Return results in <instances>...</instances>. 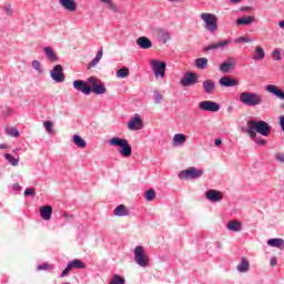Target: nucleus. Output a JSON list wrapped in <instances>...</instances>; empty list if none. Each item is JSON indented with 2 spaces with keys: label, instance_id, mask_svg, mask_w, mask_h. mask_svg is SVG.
<instances>
[{
  "label": "nucleus",
  "instance_id": "f257e3e1",
  "mask_svg": "<svg viewBox=\"0 0 284 284\" xmlns=\"http://www.w3.org/2000/svg\"><path fill=\"white\" fill-rule=\"evenodd\" d=\"M247 134L248 136H256L257 134H261L262 136H270L272 132V126L265 121H248L247 122Z\"/></svg>",
  "mask_w": 284,
  "mask_h": 284
},
{
  "label": "nucleus",
  "instance_id": "f03ea898",
  "mask_svg": "<svg viewBox=\"0 0 284 284\" xmlns=\"http://www.w3.org/2000/svg\"><path fill=\"white\" fill-rule=\"evenodd\" d=\"M240 102L246 108H256L263 104V95L256 92L244 91L240 93Z\"/></svg>",
  "mask_w": 284,
  "mask_h": 284
},
{
  "label": "nucleus",
  "instance_id": "7ed1b4c3",
  "mask_svg": "<svg viewBox=\"0 0 284 284\" xmlns=\"http://www.w3.org/2000/svg\"><path fill=\"white\" fill-rule=\"evenodd\" d=\"M109 145H111L112 148H120L119 154H121V156H124V159H129V156H132V146L125 139L114 136L109 140Z\"/></svg>",
  "mask_w": 284,
  "mask_h": 284
},
{
  "label": "nucleus",
  "instance_id": "20e7f679",
  "mask_svg": "<svg viewBox=\"0 0 284 284\" xmlns=\"http://www.w3.org/2000/svg\"><path fill=\"white\" fill-rule=\"evenodd\" d=\"M200 17L207 32L214 33L219 30V18L214 13H201Z\"/></svg>",
  "mask_w": 284,
  "mask_h": 284
},
{
  "label": "nucleus",
  "instance_id": "39448f33",
  "mask_svg": "<svg viewBox=\"0 0 284 284\" xmlns=\"http://www.w3.org/2000/svg\"><path fill=\"white\" fill-rule=\"evenodd\" d=\"M134 261L140 267L150 266V256L145 254V247L142 245L135 246L133 250Z\"/></svg>",
  "mask_w": 284,
  "mask_h": 284
},
{
  "label": "nucleus",
  "instance_id": "423d86ee",
  "mask_svg": "<svg viewBox=\"0 0 284 284\" xmlns=\"http://www.w3.org/2000/svg\"><path fill=\"white\" fill-rule=\"evenodd\" d=\"M201 176H203V169H196L194 166H190L179 173V179H183L184 181H194L201 179Z\"/></svg>",
  "mask_w": 284,
  "mask_h": 284
},
{
  "label": "nucleus",
  "instance_id": "0eeeda50",
  "mask_svg": "<svg viewBox=\"0 0 284 284\" xmlns=\"http://www.w3.org/2000/svg\"><path fill=\"white\" fill-rule=\"evenodd\" d=\"M150 65L155 74V79H159V77L161 79L165 78V68H168V63L153 59L150 61Z\"/></svg>",
  "mask_w": 284,
  "mask_h": 284
},
{
  "label": "nucleus",
  "instance_id": "6e6552de",
  "mask_svg": "<svg viewBox=\"0 0 284 284\" xmlns=\"http://www.w3.org/2000/svg\"><path fill=\"white\" fill-rule=\"evenodd\" d=\"M199 109L203 112H219V110H221V104L214 101L204 100L200 102Z\"/></svg>",
  "mask_w": 284,
  "mask_h": 284
},
{
  "label": "nucleus",
  "instance_id": "1a4fd4ad",
  "mask_svg": "<svg viewBox=\"0 0 284 284\" xmlns=\"http://www.w3.org/2000/svg\"><path fill=\"white\" fill-rule=\"evenodd\" d=\"M51 79L55 81V83H63L65 81V74H63V67L61 64H57L53 70L50 72Z\"/></svg>",
  "mask_w": 284,
  "mask_h": 284
},
{
  "label": "nucleus",
  "instance_id": "9d476101",
  "mask_svg": "<svg viewBox=\"0 0 284 284\" xmlns=\"http://www.w3.org/2000/svg\"><path fill=\"white\" fill-rule=\"evenodd\" d=\"M236 68V58H227L222 64H220V71L224 74H227V72H232Z\"/></svg>",
  "mask_w": 284,
  "mask_h": 284
},
{
  "label": "nucleus",
  "instance_id": "9b49d317",
  "mask_svg": "<svg viewBox=\"0 0 284 284\" xmlns=\"http://www.w3.org/2000/svg\"><path fill=\"white\" fill-rule=\"evenodd\" d=\"M128 129L136 132L138 130H143V120L139 114H135L128 123Z\"/></svg>",
  "mask_w": 284,
  "mask_h": 284
},
{
  "label": "nucleus",
  "instance_id": "f8f14e48",
  "mask_svg": "<svg viewBox=\"0 0 284 284\" xmlns=\"http://www.w3.org/2000/svg\"><path fill=\"white\" fill-rule=\"evenodd\" d=\"M73 88L82 92V94H92V88L88 87V84L83 80H75L73 82Z\"/></svg>",
  "mask_w": 284,
  "mask_h": 284
},
{
  "label": "nucleus",
  "instance_id": "ddd939ff",
  "mask_svg": "<svg viewBox=\"0 0 284 284\" xmlns=\"http://www.w3.org/2000/svg\"><path fill=\"white\" fill-rule=\"evenodd\" d=\"M265 90L268 92V94H273V97H276L281 101H284V91L281 88L274 84H267L265 87Z\"/></svg>",
  "mask_w": 284,
  "mask_h": 284
},
{
  "label": "nucleus",
  "instance_id": "4468645a",
  "mask_svg": "<svg viewBox=\"0 0 284 284\" xmlns=\"http://www.w3.org/2000/svg\"><path fill=\"white\" fill-rule=\"evenodd\" d=\"M219 84L221 85V88H234L239 85V81L234 78L225 75L219 80Z\"/></svg>",
  "mask_w": 284,
  "mask_h": 284
},
{
  "label": "nucleus",
  "instance_id": "2eb2a0df",
  "mask_svg": "<svg viewBox=\"0 0 284 284\" xmlns=\"http://www.w3.org/2000/svg\"><path fill=\"white\" fill-rule=\"evenodd\" d=\"M59 4L68 12H77L78 4L75 0H59Z\"/></svg>",
  "mask_w": 284,
  "mask_h": 284
},
{
  "label": "nucleus",
  "instance_id": "dca6fc26",
  "mask_svg": "<svg viewBox=\"0 0 284 284\" xmlns=\"http://www.w3.org/2000/svg\"><path fill=\"white\" fill-rule=\"evenodd\" d=\"M232 43L230 40H222L220 42H214L204 48L205 52H210V50H223V48H227V45Z\"/></svg>",
  "mask_w": 284,
  "mask_h": 284
},
{
  "label": "nucleus",
  "instance_id": "f3484780",
  "mask_svg": "<svg viewBox=\"0 0 284 284\" xmlns=\"http://www.w3.org/2000/svg\"><path fill=\"white\" fill-rule=\"evenodd\" d=\"M206 199L211 201V203H219V201H223V195L221 194V191L209 190L206 192Z\"/></svg>",
  "mask_w": 284,
  "mask_h": 284
},
{
  "label": "nucleus",
  "instance_id": "a211bd4d",
  "mask_svg": "<svg viewBox=\"0 0 284 284\" xmlns=\"http://www.w3.org/2000/svg\"><path fill=\"white\" fill-rule=\"evenodd\" d=\"M156 36L159 41L163 42V43H168V41H170V39H172V34L170 33V31L165 30V29H156L155 30Z\"/></svg>",
  "mask_w": 284,
  "mask_h": 284
},
{
  "label": "nucleus",
  "instance_id": "6ab92c4d",
  "mask_svg": "<svg viewBox=\"0 0 284 284\" xmlns=\"http://www.w3.org/2000/svg\"><path fill=\"white\" fill-rule=\"evenodd\" d=\"M202 88L205 94H213L214 90H216V82L214 80H204L202 83Z\"/></svg>",
  "mask_w": 284,
  "mask_h": 284
},
{
  "label": "nucleus",
  "instance_id": "aec40b11",
  "mask_svg": "<svg viewBox=\"0 0 284 284\" xmlns=\"http://www.w3.org/2000/svg\"><path fill=\"white\" fill-rule=\"evenodd\" d=\"M196 83V75L194 73H186L181 79V84L184 85V88H187L190 85H194Z\"/></svg>",
  "mask_w": 284,
  "mask_h": 284
},
{
  "label": "nucleus",
  "instance_id": "412c9836",
  "mask_svg": "<svg viewBox=\"0 0 284 284\" xmlns=\"http://www.w3.org/2000/svg\"><path fill=\"white\" fill-rule=\"evenodd\" d=\"M40 216L43 221H50L52 219V206L44 205L40 207Z\"/></svg>",
  "mask_w": 284,
  "mask_h": 284
},
{
  "label": "nucleus",
  "instance_id": "4be33fe9",
  "mask_svg": "<svg viewBox=\"0 0 284 284\" xmlns=\"http://www.w3.org/2000/svg\"><path fill=\"white\" fill-rule=\"evenodd\" d=\"M136 44L142 50H150L152 48V41L146 37H140L136 39Z\"/></svg>",
  "mask_w": 284,
  "mask_h": 284
},
{
  "label": "nucleus",
  "instance_id": "5701e85b",
  "mask_svg": "<svg viewBox=\"0 0 284 284\" xmlns=\"http://www.w3.org/2000/svg\"><path fill=\"white\" fill-rule=\"evenodd\" d=\"M267 245L270 247H276L277 250H284V240L283 239H270L267 240Z\"/></svg>",
  "mask_w": 284,
  "mask_h": 284
},
{
  "label": "nucleus",
  "instance_id": "b1692460",
  "mask_svg": "<svg viewBox=\"0 0 284 284\" xmlns=\"http://www.w3.org/2000/svg\"><path fill=\"white\" fill-rule=\"evenodd\" d=\"M265 59V50L263 47H255V52L253 54V61H263Z\"/></svg>",
  "mask_w": 284,
  "mask_h": 284
},
{
  "label": "nucleus",
  "instance_id": "393cba45",
  "mask_svg": "<svg viewBox=\"0 0 284 284\" xmlns=\"http://www.w3.org/2000/svg\"><path fill=\"white\" fill-rule=\"evenodd\" d=\"M43 52L45 53V57L49 59V61H59V57H57V53L51 49V47H44Z\"/></svg>",
  "mask_w": 284,
  "mask_h": 284
},
{
  "label": "nucleus",
  "instance_id": "a878e982",
  "mask_svg": "<svg viewBox=\"0 0 284 284\" xmlns=\"http://www.w3.org/2000/svg\"><path fill=\"white\" fill-rule=\"evenodd\" d=\"M227 230H230V232H241L243 225L241 224L240 221H230L226 224Z\"/></svg>",
  "mask_w": 284,
  "mask_h": 284
},
{
  "label": "nucleus",
  "instance_id": "bb28decb",
  "mask_svg": "<svg viewBox=\"0 0 284 284\" xmlns=\"http://www.w3.org/2000/svg\"><path fill=\"white\" fill-rule=\"evenodd\" d=\"M254 21H256V19L254 17L247 16V17L237 19L236 23H237V26H250V24L254 23Z\"/></svg>",
  "mask_w": 284,
  "mask_h": 284
},
{
  "label": "nucleus",
  "instance_id": "cd10ccee",
  "mask_svg": "<svg viewBox=\"0 0 284 284\" xmlns=\"http://www.w3.org/2000/svg\"><path fill=\"white\" fill-rule=\"evenodd\" d=\"M103 59V49H100L95 55V58L91 61V63L88 64V70L94 68L99 64V61Z\"/></svg>",
  "mask_w": 284,
  "mask_h": 284
},
{
  "label": "nucleus",
  "instance_id": "c85d7f7f",
  "mask_svg": "<svg viewBox=\"0 0 284 284\" xmlns=\"http://www.w3.org/2000/svg\"><path fill=\"white\" fill-rule=\"evenodd\" d=\"M4 132L8 134V136H13L14 139H19V136H21V133L17 126H7Z\"/></svg>",
  "mask_w": 284,
  "mask_h": 284
},
{
  "label": "nucleus",
  "instance_id": "c756f323",
  "mask_svg": "<svg viewBox=\"0 0 284 284\" xmlns=\"http://www.w3.org/2000/svg\"><path fill=\"white\" fill-rule=\"evenodd\" d=\"M185 141H187V136L183 133H176L173 136V143L175 145H183V143H185Z\"/></svg>",
  "mask_w": 284,
  "mask_h": 284
},
{
  "label": "nucleus",
  "instance_id": "7c9ffc66",
  "mask_svg": "<svg viewBox=\"0 0 284 284\" xmlns=\"http://www.w3.org/2000/svg\"><path fill=\"white\" fill-rule=\"evenodd\" d=\"M73 143L74 145H77V148H80L81 150H83L88 145L85 140H83V138H81L80 135H73Z\"/></svg>",
  "mask_w": 284,
  "mask_h": 284
},
{
  "label": "nucleus",
  "instance_id": "2f4dec72",
  "mask_svg": "<svg viewBox=\"0 0 284 284\" xmlns=\"http://www.w3.org/2000/svg\"><path fill=\"white\" fill-rule=\"evenodd\" d=\"M91 92H93L94 94H105L106 92L105 84H103V82H100L95 87L91 88Z\"/></svg>",
  "mask_w": 284,
  "mask_h": 284
},
{
  "label": "nucleus",
  "instance_id": "473e14b6",
  "mask_svg": "<svg viewBox=\"0 0 284 284\" xmlns=\"http://www.w3.org/2000/svg\"><path fill=\"white\" fill-rule=\"evenodd\" d=\"M69 267H71V270H83L85 268V264L80 260H73L69 262Z\"/></svg>",
  "mask_w": 284,
  "mask_h": 284
},
{
  "label": "nucleus",
  "instance_id": "72a5a7b5",
  "mask_svg": "<svg viewBox=\"0 0 284 284\" xmlns=\"http://www.w3.org/2000/svg\"><path fill=\"white\" fill-rule=\"evenodd\" d=\"M129 212L125 205L120 204L118 207L114 210V215L115 216H128Z\"/></svg>",
  "mask_w": 284,
  "mask_h": 284
},
{
  "label": "nucleus",
  "instance_id": "f704fd0d",
  "mask_svg": "<svg viewBox=\"0 0 284 284\" xmlns=\"http://www.w3.org/2000/svg\"><path fill=\"white\" fill-rule=\"evenodd\" d=\"M237 271L240 272H248L250 271V262L245 257H242L241 263L237 265Z\"/></svg>",
  "mask_w": 284,
  "mask_h": 284
},
{
  "label": "nucleus",
  "instance_id": "c9c22d12",
  "mask_svg": "<svg viewBox=\"0 0 284 284\" xmlns=\"http://www.w3.org/2000/svg\"><path fill=\"white\" fill-rule=\"evenodd\" d=\"M116 77L118 79H126V77H130V69L128 67H123L116 71Z\"/></svg>",
  "mask_w": 284,
  "mask_h": 284
},
{
  "label": "nucleus",
  "instance_id": "e433bc0d",
  "mask_svg": "<svg viewBox=\"0 0 284 284\" xmlns=\"http://www.w3.org/2000/svg\"><path fill=\"white\" fill-rule=\"evenodd\" d=\"M4 159L8 160V163H10V165H12L13 168H17V165H19V156L14 158L12 156V154L6 153Z\"/></svg>",
  "mask_w": 284,
  "mask_h": 284
},
{
  "label": "nucleus",
  "instance_id": "4c0bfd02",
  "mask_svg": "<svg viewBox=\"0 0 284 284\" xmlns=\"http://www.w3.org/2000/svg\"><path fill=\"white\" fill-rule=\"evenodd\" d=\"M195 65L200 70H205L207 68V58H199L195 60Z\"/></svg>",
  "mask_w": 284,
  "mask_h": 284
},
{
  "label": "nucleus",
  "instance_id": "58836bf2",
  "mask_svg": "<svg viewBox=\"0 0 284 284\" xmlns=\"http://www.w3.org/2000/svg\"><path fill=\"white\" fill-rule=\"evenodd\" d=\"M101 2L105 3L111 12H119V7L112 0H101Z\"/></svg>",
  "mask_w": 284,
  "mask_h": 284
},
{
  "label": "nucleus",
  "instance_id": "ea45409f",
  "mask_svg": "<svg viewBox=\"0 0 284 284\" xmlns=\"http://www.w3.org/2000/svg\"><path fill=\"white\" fill-rule=\"evenodd\" d=\"M109 284H125V278L121 277L119 274H115Z\"/></svg>",
  "mask_w": 284,
  "mask_h": 284
},
{
  "label": "nucleus",
  "instance_id": "a19ab883",
  "mask_svg": "<svg viewBox=\"0 0 284 284\" xmlns=\"http://www.w3.org/2000/svg\"><path fill=\"white\" fill-rule=\"evenodd\" d=\"M3 11L6 12V14L8 17H12V14L14 13V10L12 9V4L11 3H7L2 7Z\"/></svg>",
  "mask_w": 284,
  "mask_h": 284
},
{
  "label": "nucleus",
  "instance_id": "79ce46f5",
  "mask_svg": "<svg viewBox=\"0 0 284 284\" xmlns=\"http://www.w3.org/2000/svg\"><path fill=\"white\" fill-rule=\"evenodd\" d=\"M145 199L146 201H154V199H156V192H154L153 189H150L145 192Z\"/></svg>",
  "mask_w": 284,
  "mask_h": 284
},
{
  "label": "nucleus",
  "instance_id": "37998d69",
  "mask_svg": "<svg viewBox=\"0 0 284 284\" xmlns=\"http://www.w3.org/2000/svg\"><path fill=\"white\" fill-rule=\"evenodd\" d=\"M250 139H252V141H254V143H256L257 145H266V141L258 138V136H250Z\"/></svg>",
  "mask_w": 284,
  "mask_h": 284
},
{
  "label": "nucleus",
  "instance_id": "c03bdc74",
  "mask_svg": "<svg viewBox=\"0 0 284 284\" xmlns=\"http://www.w3.org/2000/svg\"><path fill=\"white\" fill-rule=\"evenodd\" d=\"M234 42L235 43H251L252 40L247 37H240V38L235 39Z\"/></svg>",
  "mask_w": 284,
  "mask_h": 284
},
{
  "label": "nucleus",
  "instance_id": "a18cd8bd",
  "mask_svg": "<svg viewBox=\"0 0 284 284\" xmlns=\"http://www.w3.org/2000/svg\"><path fill=\"white\" fill-rule=\"evenodd\" d=\"M101 81H99V79H97L95 77H90L88 79V83L89 85H92V88H94L97 84H99Z\"/></svg>",
  "mask_w": 284,
  "mask_h": 284
},
{
  "label": "nucleus",
  "instance_id": "49530a36",
  "mask_svg": "<svg viewBox=\"0 0 284 284\" xmlns=\"http://www.w3.org/2000/svg\"><path fill=\"white\" fill-rule=\"evenodd\" d=\"M36 195H37V191L34 190V187L26 189L24 196H36Z\"/></svg>",
  "mask_w": 284,
  "mask_h": 284
},
{
  "label": "nucleus",
  "instance_id": "de8ad7c7",
  "mask_svg": "<svg viewBox=\"0 0 284 284\" xmlns=\"http://www.w3.org/2000/svg\"><path fill=\"white\" fill-rule=\"evenodd\" d=\"M37 270H38L39 272L52 270V265H50V264H48V263H44V264H42V265H38Z\"/></svg>",
  "mask_w": 284,
  "mask_h": 284
},
{
  "label": "nucleus",
  "instance_id": "09e8293b",
  "mask_svg": "<svg viewBox=\"0 0 284 284\" xmlns=\"http://www.w3.org/2000/svg\"><path fill=\"white\" fill-rule=\"evenodd\" d=\"M32 68H34L37 70V72L41 73V62H39V60H33L32 61Z\"/></svg>",
  "mask_w": 284,
  "mask_h": 284
},
{
  "label": "nucleus",
  "instance_id": "8fccbe9b",
  "mask_svg": "<svg viewBox=\"0 0 284 284\" xmlns=\"http://www.w3.org/2000/svg\"><path fill=\"white\" fill-rule=\"evenodd\" d=\"M154 101L155 103H161V101H163V94H161V92L155 91L154 92Z\"/></svg>",
  "mask_w": 284,
  "mask_h": 284
},
{
  "label": "nucleus",
  "instance_id": "3c124183",
  "mask_svg": "<svg viewBox=\"0 0 284 284\" xmlns=\"http://www.w3.org/2000/svg\"><path fill=\"white\" fill-rule=\"evenodd\" d=\"M273 59L274 61H281V50L276 49L273 51Z\"/></svg>",
  "mask_w": 284,
  "mask_h": 284
},
{
  "label": "nucleus",
  "instance_id": "603ef678",
  "mask_svg": "<svg viewBox=\"0 0 284 284\" xmlns=\"http://www.w3.org/2000/svg\"><path fill=\"white\" fill-rule=\"evenodd\" d=\"M43 126L45 128V130L49 134L52 132V122L51 121L43 122Z\"/></svg>",
  "mask_w": 284,
  "mask_h": 284
},
{
  "label": "nucleus",
  "instance_id": "864d4df0",
  "mask_svg": "<svg viewBox=\"0 0 284 284\" xmlns=\"http://www.w3.org/2000/svg\"><path fill=\"white\" fill-rule=\"evenodd\" d=\"M70 270H72V267H70V264L67 265V267L62 271L61 277H65L70 274Z\"/></svg>",
  "mask_w": 284,
  "mask_h": 284
},
{
  "label": "nucleus",
  "instance_id": "5fc2aeb1",
  "mask_svg": "<svg viewBox=\"0 0 284 284\" xmlns=\"http://www.w3.org/2000/svg\"><path fill=\"white\" fill-rule=\"evenodd\" d=\"M275 159L280 163H284V153H276Z\"/></svg>",
  "mask_w": 284,
  "mask_h": 284
},
{
  "label": "nucleus",
  "instance_id": "6e6d98bb",
  "mask_svg": "<svg viewBox=\"0 0 284 284\" xmlns=\"http://www.w3.org/2000/svg\"><path fill=\"white\" fill-rule=\"evenodd\" d=\"M276 263H277L276 257H272V258H271V265H272V267L276 266Z\"/></svg>",
  "mask_w": 284,
  "mask_h": 284
},
{
  "label": "nucleus",
  "instance_id": "4d7b16f0",
  "mask_svg": "<svg viewBox=\"0 0 284 284\" xmlns=\"http://www.w3.org/2000/svg\"><path fill=\"white\" fill-rule=\"evenodd\" d=\"M221 143H222L221 139H216V140H215V145H216V146L221 145Z\"/></svg>",
  "mask_w": 284,
  "mask_h": 284
},
{
  "label": "nucleus",
  "instance_id": "13d9d810",
  "mask_svg": "<svg viewBox=\"0 0 284 284\" xmlns=\"http://www.w3.org/2000/svg\"><path fill=\"white\" fill-rule=\"evenodd\" d=\"M6 149H8L7 144H0V150H6Z\"/></svg>",
  "mask_w": 284,
  "mask_h": 284
},
{
  "label": "nucleus",
  "instance_id": "bf43d9fd",
  "mask_svg": "<svg viewBox=\"0 0 284 284\" xmlns=\"http://www.w3.org/2000/svg\"><path fill=\"white\" fill-rule=\"evenodd\" d=\"M243 0H231V3H241Z\"/></svg>",
  "mask_w": 284,
  "mask_h": 284
},
{
  "label": "nucleus",
  "instance_id": "052dcab7",
  "mask_svg": "<svg viewBox=\"0 0 284 284\" xmlns=\"http://www.w3.org/2000/svg\"><path fill=\"white\" fill-rule=\"evenodd\" d=\"M7 112H8V114H7V115L12 114V110H10V109H7Z\"/></svg>",
  "mask_w": 284,
  "mask_h": 284
},
{
  "label": "nucleus",
  "instance_id": "680f3d73",
  "mask_svg": "<svg viewBox=\"0 0 284 284\" xmlns=\"http://www.w3.org/2000/svg\"><path fill=\"white\" fill-rule=\"evenodd\" d=\"M64 219H68V214L63 213Z\"/></svg>",
  "mask_w": 284,
  "mask_h": 284
},
{
  "label": "nucleus",
  "instance_id": "e2e57ef3",
  "mask_svg": "<svg viewBox=\"0 0 284 284\" xmlns=\"http://www.w3.org/2000/svg\"><path fill=\"white\" fill-rule=\"evenodd\" d=\"M18 187H19V184H17L16 189H18Z\"/></svg>",
  "mask_w": 284,
  "mask_h": 284
},
{
  "label": "nucleus",
  "instance_id": "0e129e2a",
  "mask_svg": "<svg viewBox=\"0 0 284 284\" xmlns=\"http://www.w3.org/2000/svg\"><path fill=\"white\" fill-rule=\"evenodd\" d=\"M18 187H19V184H17L16 189H18Z\"/></svg>",
  "mask_w": 284,
  "mask_h": 284
}]
</instances>
